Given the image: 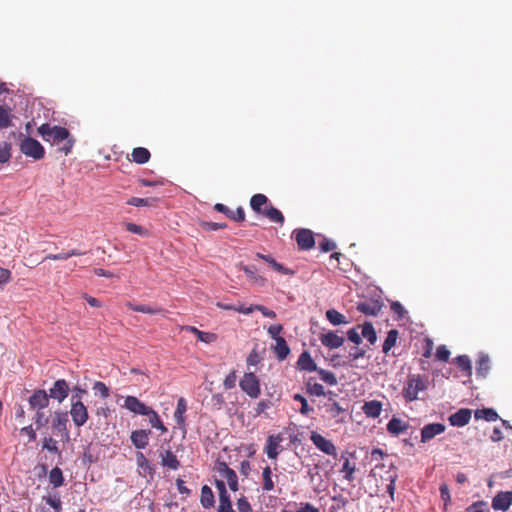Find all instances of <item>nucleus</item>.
Returning a JSON list of instances; mask_svg holds the SVG:
<instances>
[{
    "instance_id": "f257e3e1",
    "label": "nucleus",
    "mask_w": 512,
    "mask_h": 512,
    "mask_svg": "<svg viewBox=\"0 0 512 512\" xmlns=\"http://www.w3.org/2000/svg\"><path fill=\"white\" fill-rule=\"evenodd\" d=\"M250 207L255 213L268 218L271 222L280 225L284 223L282 212L275 208L264 194L258 193L253 195L250 199Z\"/></svg>"
},
{
    "instance_id": "f03ea898",
    "label": "nucleus",
    "mask_w": 512,
    "mask_h": 512,
    "mask_svg": "<svg viewBox=\"0 0 512 512\" xmlns=\"http://www.w3.org/2000/svg\"><path fill=\"white\" fill-rule=\"evenodd\" d=\"M427 389V381L419 374H410L407 378L405 387L403 388V397L408 402L415 401L418 393Z\"/></svg>"
},
{
    "instance_id": "7ed1b4c3",
    "label": "nucleus",
    "mask_w": 512,
    "mask_h": 512,
    "mask_svg": "<svg viewBox=\"0 0 512 512\" xmlns=\"http://www.w3.org/2000/svg\"><path fill=\"white\" fill-rule=\"evenodd\" d=\"M38 134L43 138L44 141L59 143L66 140L70 136V132L65 127L52 126L49 123H44L37 129Z\"/></svg>"
},
{
    "instance_id": "20e7f679",
    "label": "nucleus",
    "mask_w": 512,
    "mask_h": 512,
    "mask_svg": "<svg viewBox=\"0 0 512 512\" xmlns=\"http://www.w3.org/2000/svg\"><path fill=\"white\" fill-rule=\"evenodd\" d=\"M77 396H71L70 415L76 427H82L89 419L88 409Z\"/></svg>"
},
{
    "instance_id": "39448f33",
    "label": "nucleus",
    "mask_w": 512,
    "mask_h": 512,
    "mask_svg": "<svg viewBox=\"0 0 512 512\" xmlns=\"http://www.w3.org/2000/svg\"><path fill=\"white\" fill-rule=\"evenodd\" d=\"M20 151L27 157L40 160L45 155L44 147L32 137H25L20 143Z\"/></svg>"
},
{
    "instance_id": "423d86ee",
    "label": "nucleus",
    "mask_w": 512,
    "mask_h": 512,
    "mask_svg": "<svg viewBox=\"0 0 512 512\" xmlns=\"http://www.w3.org/2000/svg\"><path fill=\"white\" fill-rule=\"evenodd\" d=\"M299 250H310L315 246L314 234L311 230L300 228L295 229L292 233Z\"/></svg>"
},
{
    "instance_id": "0eeeda50",
    "label": "nucleus",
    "mask_w": 512,
    "mask_h": 512,
    "mask_svg": "<svg viewBox=\"0 0 512 512\" xmlns=\"http://www.w3.org/2000/svg\"><path fill=\"white\" fill-rule=\"evenodd\" d=\"M241 389L251 398H257L260 395V383L257 376L250 372L245 373L239 383Z\"/></svg>"
},
{
    "instance_id": "6e6552de",
    "label": "nucleus",
    "mask_w": 512,
    "mask_h": 512,
    "mask_svg": "<svg viewBox=\"0 0 512 512\" xmlns=\"http://www.w3.org/2000/svg\"><path fill=\"white\" fill-rule=\"evenodd\" d=\"M382 307L383 302L380 298H365L356 305V309L367 316H377Z\"/></svg>"
},
{
    "instance_id": "1a4fd4ad",
    "label": "nucleus",
    "mask_w": 512,
    "mask_h": 512,
    "mask_svg": "<svg viewBox=\"0 0 512 512\" xmlns=\"http://www.w3.org/2000/svg\"><path fill=\"white\" fill-rule=\"evenodd\" d=\"M215 470L222 479H225L232 491L238 490V477L236 472L231 469L226 462L218 461L215 465Z\"/></svg>"
},
{
    "instance_id": "9d476101",
    "label": "nucleus",
    "mask_w": 512,
    "mask_h": 512,
    "mask_svg": "<svg viewBox=\"0 0 512 512\" xmlns=\"http://www.w3.org/2000/svg\"><path fill=\"white\" fill-rule=\"evenodd\" d=\"M68 414L63 411H55L52 419V428L57 431L62 439L69 441L68 425Z\"/></svg>"
},
{
    "instance_id": "9b49d317",
    "label": "nucleus",
    "mask_w": 512,
    "mask_h": 512,
    "mask_svg": "<svg viewBox=\"0 0 512 512\" xmlns=\"http://www.w3.org/2000/svg\"><path fill=\"white\" fill-rule=\"evenodd\" d=\"M69 385L64 379H58L54 382L53 386L49 389V399H55L62 403L69 395Z\"/></svg>"
},
{
    "instance_id": "f8f14e48",
    "label": "nucleus",
    "mask_w": 512,
    "mask_h": 512,
    "mask_svg": "<svg viewBox=\"0 0 512 512\" xmlns=\"http://www.w3.org/2000/svg\"><path fill=\"white\" fill-rule=\"evenodd\" d=\"M351 456L352 454L343 452L340 458H338V461L341 463L339 472L343 474V478L349 482L354 480V473L356 471V464L350 461Z\"/></svg>"
},
{
    "instance_id": "ddd939ff",
    "label": "nucleus",
    "mask_w": 512,
    "mask_h": 512,
    "mask_svg": "<svg viewBox=\"0 0 512 512\" xmlns=\"http://www.w3.org/2000/svg\"><path fill=\"white\" fill-rule=\"evenodd\" d=\"M122 407L129 410L133 414L142 416H145L147 411L150 409L149 406H147L135 396H126Z\"/></svg>"
},
{
    "instance_id": "4468645a",
    "label": "nucleus",
    "mask_w": 512,
    "mask_h": 512,
    "mask_svg": "<svg viewBox=\"0 0 512 512\" xmlns=\"http://www.w3.org/2000/svg\"><path fill=\"white\" fill-rule=\"evenodd\" d=\"M29 405L33 410H42L49 405L48 393L43 389H38L29 397Z\"/></svg>"
},
{
    "instance_id": "2eb2a0df",
    "label": "nucleus",
    "mask_w": 512,
    "mask_h": 512,
    "mask_svg": "<svg viewBox=\"0 0 512 512\" xmlns=\"http://www.w3.org/2000/svg\"><path fill=\"white\" fill-rule=\"evenodd\" d=\"M446 427L442 423H431L425 425L421 429V442L426 443L433 439L435 436L442 434Z\"/></svg>"
},
{
    "instance_id": "dca6fc26",
    "label": "nucleus",
    "mask_w": 512,
    "mask_h": 512,
    "mask_svg": "<svg viewBox=\"0 0 512 512\" xmlns=\"http://www.w3.org/2000/svg\"><path fill=\"white\" fill-rule=\"evenodd\" d=\"M512 504V493L511 492H499L492 499V508L496 511H507Z\"/></svg>"
},
{
    "instance_id": "f3484780",
    "label": "nucleus",
    "mask_w": 512,
    "mask_h": 512,
    "mask_svg": "<svg viewBox=\"0 0 512 512\" xmlns=\"http://www.w3.org/2000/svg\"><path fill=\"white\" fill-rule=\"evenodd\" d=\"M214 209L217 212L225 214L229 219L236 222H243L245 220V211L242 207H238L236 210L229 209L222 203H216Z\"/></svg>"
},
{
    "instance_id": "a211bd4d",
    "label": "nucleus",
    "mask_w": 512,
    "mask_h": 512,
    "mask_svg": "<svg viewBox=\"0 0 512 512\" xmlns=\"http://www.w3.org/2000/svg\"><path fill=\"white\" fill-rule=\"evenodd\" d=\"M150 434H151L150 430H144V429L134 430L131 432L130 439H131L132 444L137 449H144L149 444Z\"/></svg>"
},
{
    "instance_id": "6ab92c4d",
    "label": "nucleus",
    "mask_w": 512,
    "mask_h": 512,
    "mask_svg": "<svg viewBox=\"0 0 512 512\" xmlns=\"http://www.w3.org/2000/svg\"><path fill=\"white\" fill-rule=\"evenodd\" d=\"M282 440L283 438L280 434L268 436L264 451L270 459L277 458Z\"/></svg>"
},
{
    "instance_id": "aec40b11",
    "label": "nucleus",
    "mask_w": 512,
    "mask_h": 512,
    "mask_svg": "<svg viewBox=\"0 0 512 512\" xmlns=\"http://www.w3.org/2000/svg\"><path fill=\"white\" fill-rule=\"evenodd\" d=\"M345 338L337 334L334 331H327L322 333V345L330 348L336 349L343 345Z\"/></svg>"
},
{
    "instance_id": "412c9836",
    "label": "nucleus",
    "mask_w": 512,
    "mask_h": 512,
    "mask_svg": "<svg viewBox=\"0 0 512 512\" xmlns=\"http://www.w3.org/2000/svg\"><path fill=\"white\" fill-rule=\"evenodd\" d=\"M471 419V410L462 408L449 416V422L452 426L463 427Z\"/></svg>"
},
{
    "instance_id": "4be33fe9",
    "label": "nucleus",
    "mask_w": 512,
    "mask_h": 512,
    "mask_svg": "<svg viewBox=\"0 0 512 512\" xmlns=\"http://www.w3.org/2000/svg\"><path fill=\"white\" fill-rule=\"evenodd\" d=\"M363 413L370 418H377L382 411V403L378 400H371L364 403L362 406Z\"/></svg>"
},
{
    "instance_id": "5701e85b",
    "label": "nucleus",
    "mask_w": 512,
    "mask_h": 512,
    "mask_svg": "<svg viewBox=\"0 0 512 512\" xmlns=\"http://www.w3.org/2000/svg\"><path fill=\"white\" fill-rule=\"evenodd\" d=\"M408 428L409 424L397 417H393L387 424V431L396 436L404 433Z\"/></svg>"
},
{
    "instance_id": "b1692460",
    "label": "nucleus",
    "mask_w": 512,
    "mask_h": 512,
    "mask_svg": "<svg viewBox=\"0 0 512 512\" xmlns=\"http://www.w3.org/2000/svg\"><path fill=\"white\" fill-rule=\"evenodd\" d=\"M273 350L280 361L284 360L290 353V348L283 337L276 338Z\"/></svg>"
},
{
    "instance_id": "393cba45",
    "label": "nucleus",
    "mask_w": 512,
    "mask_h": 512,
    "mask_svg": "<svg viewBox=\"0 0 512 512\" xmlns=\"http://www.w3.org/2000/svg\"><path fill=\"white\" fill-rule=\"evenodd\" d=\"M161 463L163 466L172 470H177L180 467V462L176 455L171 450H166L160 454Z\"/></svg>"
},
{
    "instance_id": "a878e982",
    "label": "nucleus",
    "mask_w": 512,
    "mask_h": 512,
    "mask_svg": "<svg viewBox=\"0 0 512 512\" xmlns=\"http://www.w3.org/2000/svg\"><path fill=\"white\" fill-rule=\"evenodd\" d=\"M297 365L300 370L305 371H315L317 369V366L310 356V354L306 351H304L298 359Z\"/></svg>"
},
{
    "instance_id": "bb28decb",
    "label": "nucleus",
    "mask_w": 512,
    "mask_h": 512,
    "mask_svg": "<svg viewBox=\"0 0 512 512\" xmlns=\"http://www.w3.org/2000/svg\"><path fill=\"white\" fill-rule=\"evenodd\" d=\"M256 258L264 260L267 262L272 269L281 273V274H289L290 270L285 268L282 264L276 262V260L271 255H265L262 253H256Z\"/></svg>"
},
{
    "instance_id": "cd10ccee",
    "label": "nucleus",
    "mask_w": 512,
    "mask_h": 512,
    "mask_svg": "<svg viewBox=\"0 0 512 512\" xmlns=\"http://www.w3.org/2000/svg\"><path fill=\"white\" fill-rule=\"evenodd\" d=\"M131 157L135 163L145 164L150 160L151 154L148 149L137 147L132 150Z\"/></svg>"
},
{
    "instance_id": "c85d7f7f",
    "label": "nucleus",
    "mask_w": 512,
    "mask_h": 512,
    "mask_svg": "<svg viewBox=\"0 0 512 512\" xmlns=\"http://www.w3.org/2000/svg\"><path fill=\"white\" fill-rule=\"evenodd\" d=\"M325 315H326L327 320L334 326L349 323V320L347 319V317L335 309L327 310Z\"/></svg>"
},
{
    "instance_id": "c756f323",
    "label": "nucleus",
    "mask_w": 512,
    "mask_h": 512,
    "mask_svg": "<svg viewBox=\"0 0 512 512\" xmlns=\"http://www.w3.org/2000/svg\"><path fill=\"white\" fill-rule=\"evenodd\" d=\"M200 502L201 505L206 509L212 508L214 506V494L208 485H204L201 489Z\"/></svg>"
},
{
    "instance_id": "7c9ffc66",
    "label": "nucleus",
    "mask_w": 512,
    "mask_h": 512,
    "mask_svg": "<svg viewBox=\"0 0 512 512\" xmlns=\"http://www.w3.org/2000/svg\"><path fill=\"white\" fill-rule=\"evenodd\" d=\"M474 416L476 419H483L488 422H493L499 419L498 413L493 408L477 409Z\"/></svg>"
},
{
    "instance_id": "2f4dec72",
    "label": "nucleus",
    "mask_w": 512,
    "mask_h": 512,
    "mask_svg": "<svg viewBox=\"0 0 512 512\" xmlns=\"http://www.w3.org/2000/svg\"><path fill=\"white\" fill-rule=\"evenodd\" d=\"M145 416L148 417L149 423L153 428L160 430L162 433L167 432V428L163 424L158 413L153 408L150 407Z\"/></svg>"
},
{
    "instance_id": "473e14b6",
    "label": "nucleus",
    "mask_w": 512,
    "mask_h": 512,
    "mask_svg": "<svg viewBox=\"0 0 512 512\" xmlns=\"http://www.w3.org/2000/svg\"><path fill=\"white\" fill-rule=\"evenodd\" d=\"M239 267L245 273V275L248 277L249 280L253 281L254 283L264 285V283L266 281L265 278L258 275L256 273V269L254 267L243 265V264H240Z\"/></svg>"
},
{
    "instance_id": "72a5a7b5",
    "label": "nucleus",
    "mask_w": 512,
    "mask_h": 512,
    "mask_svg": "<svg viewBox=\"0 0 512 512\" xmlns=\"http://www.w3.org/2000/svg\"><path fill=\"white\" fill-rule=\"evenodd\" d=\"M187 410L186 400L183 397H180L177 402V407L174 412V418L178 425H183L185 423L184 414Z\"/></svg>"
},
{
    "instance_id": "f704fd0d",
    "label": "nucleus",
    "mask_w": 512,
    "mask_h": 512,
    "mask_svg": "<svg viewBox=\"0 0 512 512\" xmlns=\"http://www.w3.org/2000/svg\"><path fill=\"white\" fill-rule=\"evenodd\" d=\"M126 306L136 312L145 313V314H159L162 313L164 310L161 308L152 307L149 305H135L131 302H127Z\"/></svg>"
},
{
    "instance_id": "c9c22d12",
    "label": "nucleus",
    "mask_w": 512,
    "mask_h": 512,
    "mask_svg": "<svg viewBox=\"0 0 512 512\" xmlns=\"http://www.w3.org/2000/svg\"><path fill=\"white\" fill-rule=\"evenodd\" d=\"M361 335L368 340L370 344H374L377 340L376 331L370 322H365L360 326Z\"/></svg>"
},
{
    "instance_id": "e433bc0d",
    "label": "nucleus",
    "mask_w": 512,
    "mask_h": 512,
    "mask_svg": "<svg viewBox=\"0 0 512 512\" xmlns=\"http://www.w3.org/2000/svg\"><path fill=\"white\" fill-rule=\"evenodd\" d=\"M398 335L399 333L396 329H392L387 333L386 339L382 346V351L385 354H387L392 349V347L395 346L396 341L398 339Z\"/></svg>"
},
{
    "instance_id": "4c0bfd02",
    "label": "nucleus",
    "mask_w": 512,
    "mask_h": 512,
    "mask_svg": "<svg viewBox=\"0 0 512 512\" xmlns=\"http://www.w3.org/2000/svg\"><path fill=\"white\" fill-rule=\"evenodd\" d=\"M49 482L54 488H58L63 485L64 477L62 470L59 467H54L49 473Z\"/></svg>"
},
{
    "instance_id": "58836bf2",
    "label": "nucleus",
    "mask_w": 512,
    "mask_h": 512,
    "mask_svg": "<svg viewBox=\"0 0 512 512\" xmlns=\"http://www.w3.org/2000/svg\"><path fill=\"white\" fill-rule=\"evenodd\" d=\"M263 490L271 491L274 489V482L272 480V470L269 466H266L262 471Z\"/></svg>"
},
{
    "instance_id": "ea45409f",
    "label": "nucleus",
    "mask_w": 512,
    "mask_h": 512,
    "mask_svg": "<svg viewBox=\"0 0 512 512\" xmlns=\"http://www.w3.org/2000/svg\"><path fill=\"white\" fill-rule=\"evenodd\" d=\"M12 115L10 108L0 105V129L8 128L12 125Z\"/></svg>"
},
{
    "instance_id": "a19ab883",
    "label": "nucleus",
    "mask_w": 512,
    "mask_h": 512,
    "mask_svg": "<svg viewBox=\"0 0 512 512\" xmlns=\"http://www.w3.org/2000/svg\"><path fill=\"white\" fill-rule=\"evenodd\" d=\"M455 362L458 366V368L462 371H464L468 376L472 373V365L471 361L466 355H460L457 356L455 359Z\"/></svg>"
},
{
    "instance_id": "79ce46f5",
    "label": "nucleus",
    "mask_w": 512,
    "mask_h": 512,
    "mask_svg": "<svg viewBox=\"0 0 512 512\" xmlns=\"http://www.w3.org/2000/svg\"><path fill=\"white\" fill-rule=\"evenodd\" d=\"M322 453L332 457L334 461H338L337 448L335 445L322 437Z\"/></svg>"
},
{
    "instance_id": "37998d69",
    "label": "nucleus",
    "mask_w": 512,
    "mask_h": 512,
    "mask_svg": "<svg viewBox=\"0 0 512 512\" xmlns=\"http://www.w3.org/2000/svg\"><path fill=\"white\" fill-rule=\"evenodd\" d=\"M11 148L12 145L8 142L0 143V163H8L11 158Z\"/></svg>"
},
{
    "instance_id": "c03bdc74",
    "label": "nucleus",
    "mask_w": 512,
    "mask_h": 512,
    "mask_svg": "<svg viewBox=\"0 0 512 512\" xmlns=\"http://www.w3.org/2000/svg\"><path fill=\"white\" fill-rule=\"evenodd\" d=\"M490 369L489 359L486 356L481 357L477 362L476 373L479 376L486 377Z\"/></svg>"
},
{
    "instance_id": "a18cd8bd",
    "label": "nucleus",
    "mask_w": 512,
    "mask_h": 512,
    "mask_svg": "<svg viewBox=\"0 0 512 512\" xmlns=\"http://www.w3.org/2000/svg\"><path fill=\"white\" fill-rule=\"evenodd\" d=\"M124 225H125L126 230L131 233L138 234V235L144 236V237L149 235V231L141 225H138V224H135L132 222H127Z\"/></svg>"
},
{
    "instance_id": "49530a36",
    "label": "nucleus",
    "mask_w": 512,
    "mask_h": 512,
    "mask_svg": "<svg viewBox=\"0 0 512 512\" xmlns=\"http://www.w3.org/2000/svg\"><path fill=\"white\" fill-rule=\"evenodd\" d=\"M154 201L155 199L153 198L131 197L128 199L127 204L135 207L152 206Z\"/></svg>"
},
{
    "instance_id": "de8ad7c7",
    "label": "nucleus",
    "mask_w": 512,
    "mask_h": 512,
    "mask_svg": "<svg viewBox=\"0 0 512 512\" xmlns=\"http://www.w3.org/2000/svg\"><path fill=\"white\" fill-rule=\"evenodd\" d=\"M217 306L224 310H233V311H237V312H240L243 314H250L253 312V307H248V308H245L244 306L236 307L233 305H227V304H223V303H217Z\"/></svg>"
},
{
    "instance_id": "09e8293b",
    "label": "nucleus",
    "mask_w": 512,
    "mask_h": 512,
    "mask_svg": "<svg viewBox=\"0 0 512 512\" xmlns=\"http://www.w3.org/2000/svg\"><path fill=\"white\" fill-rule=\"evenodd\" d=\"M93 390L96 392V393H99L100 396L103 398V399H106L109 397L110 395V392H109V388L106 386V384L104 382H101V381H96L93 385Z\"/></svg>"
},
{
    "instance_id": "8fccbe9b",
    "label": "nucleus",
    "mask_w": 512,
    "mask_h": 512,
    "mask_svg": "<svg viewBox=\"0 0 512 512\" xmlns=\"http://www.w3.org/2000/svg\"><path fill=\"white\" fill-rule=\"evenodd\" d=\"M200 226L202 229L206 231H216L219 229H224L227 227L225 223H216V222H209V221H202L200 223Z\"/></svg>"
},
{
    "instance_id": "3c124183",
    "label": "nucleus",
    "mask_w": 512,
    "mask_h": 512,
    "mask_svg": "<svg viewBox=\"0 0 512 512\" xmlns=\"http://www.w3.org/2000/svg\"><path fill=\"white\" fill-rule=\"evenodd\" d=\"M325 408L326 412H328L332 417H337L339 414L344 413V409L336 402L325 404Z\"/></svg>"
},
{
    "instance_id": "603ef678",
    "label": "nucleus",
    "mask_w": 512,
    "mask_h": 512,
    "mask_svg": "<svg viewBox=\"0 0 512 512\" xmlns=\"http://www.w3.org/2000/svg\"><path fill=\"white\" fill-rule=\"evenodd\" d=\"M232 510H233V508H232V504L230 501V496L220 497L218 512H230Z\"/></svg>"
},
{
    "instance_id": "864d4df0",
    "label": "nucleus",
    "mask_w": 512,
    "mask_h": 512,
    "mask_svg": "<svg viewBox=\"0 0 512 512\" xmlns=\"http://www.w3.org/2000/svg\"><path fill=\"white\" fill-rule=\"evenodd\" d=\"M261 360H262V357H261L260 353L257 351L256 348H254L249 353L246 362H247L248 366H256L257 364L260 363Z\"/></svg>"
},
{
    "instance_id": "5fc2aeb1",
    "label": "nucleus",
    "mask_w": 512,
    "mask_h": 512,
    "mask_svg": "<svg viewBox=\"0 0 512 512\" xmlns=\"http://www.w3.org/2000/svg\"><path fill=\"white\" fill-rule=\"evenodd\" d=\"M435 357L438 361L446 362L450 357V351L445 345H440L436 350Z\"/></svg>"
},
{
    "instance_id": "6e6d98bb",
    "label": "nucleus",
    "mask_w": 512,
    "mask_h": 512,
    "mask_svg": "<svg viewBox=\"0 0 512 512\" xmlns=\"http://www.w3.org/2000/svg\"><path fill=\"white\" fill-rule=\"evenodd\" d=\"M466 512H487V503L485 501H476L467 507Z\"/></svg>"
},
{
    "instance_id": "4d7b16f0",
    "label": "nucleus",
    "mask_w": 512,
    "mask_h": 512,
    "mask_svg": "<svg viewBox=\"0 0 512 512\" xmlns=\"http://www.w3.org/2000/svg\"><path fill=\"white\" fill-rule=\"evenodd\" d=\"M44 499H45L46 504L51 506L55 512H61L62 503H61V500L59 497L48 496V497H45Z\"/></svg>"
},
{
    "instance_id": "13d9d810",
    "label": "nucleus",
    "mask_w": 512,
    "mask_h": 512,
    "mask_svg": "<svg viewBox=\"0 0 512 512\" xmlns=\"http://www.w3.org/2000/svg\"><path fill=\"white\" fill-rule=\"evenodd\" d=\"M307 393L310 396H320V384L314 381L312 378L307 382Z\"/></svg>"
},
{
    "instance_id": "bf43d9fd",
    "label": "nucleus",
    "mask_w": 512,
    "mask_h": 512,
    "mask_svg": "<svg viewBox=\"0 0 512 512\" xmlns=\"http://www.w3.org/2000/svg\"><path fill=\"white\" fill-rule=\"evenodd\" d=\"M42 447L51 453H59L57 442L52 437L45 438Z\"/></svg>"
},
{
    "instance_id": "052dcab7",
    "label": "nucleus",
    "mask_w": 512,
    "mask_h": 512,
    "mask_svg": "<svg viewBox=\"0 0 512 512\" xmlns=\"http://www.w3.org/2000/svg\"><path fill=\"white\" fill-rule=\"evenodd\" d=\"M360 328V326L358 327H354L350 330H348L347 332V337L348 339L353 342L354 344L356 345H359L361 342H362V338H361V335L360 333L358 332V329Z\"/></svg>"
},
{
    "instance_id": "680f3d73",
    "label": "nucleus",
    "mask_w": 512,
    "mask_h": 512,
    "mask_svg": "<svg viewBox=\"0 0 512 512\" xmlns=\"http://www.w3.org/2000/svg\"><path fill=\"white\" fill-rule=\"evenodd\" d=\"M34 422L37 429H40L41 427L45 426L48 423V418L45 416L44 412L42 410H37Z\"/></svg>"
},
{
    "instance_id": "e2e57ef3",
    "label": "nucleus",
    "mask_w": 512,
    "mask_h": 512,
    "mask_svg": "<svg viewBox=\"0 0 512 512\" xmlns=\"http://www.w3.org/2000/svg\"><path fill=\"white\" fill-rule=\"evenodd\" d=\"M225 403L224 396L220 393L214 394L211 397V406L215 410H220Z\"/></svg>"
},
{
    "instance_id": "0e129e2a",
    "label": "nucleus",
    "mask_w": 512,
    "mask_h": 512,
    "mask_svg": "<svg viewBox=\"0 0 512 512\" xmlns=\"http://www.w3.org/2000/svg\"><path fill=\"white\" fill-rule=\"evenodd\" d=\"M237 508L239 512H252L251 505L246 497H241L238 499Z\"/></svg>"
},
{
    "instance_id": "69168bd1",
    "label": "nucleus",
    "mask_w": 512,
    "mask_h": 512,
    "mask_svg": "<svg viewBox=\"0 0 512 512\" xmlns=\"http://www.w3.org/2000/svg\"><path fill=\"white\" fill-rule=\"evenodd\" d=\"M223 385L225 389H232L236 385V373L231 371L224 379Z\"/></svg>"
},
{
    "instance_id": "338daca9",
    "label": "nucleus",
    "mask_w": 512,
    "mask_h": 512,
    "mask_svg": "<svg viewBox=\"0 0 512 512\" xmlns=\"http://www.w3.org/2000/svg\"><path fill=\"white\" fill-rule=\"evenodd\" d=\"M337 465V461H334L332 457H329L325 463L322 461V470L325 471L326 475L332 473Z\"/></svg>"
},
{
    "instance_id": "774afa93",
    "label": "nucleus",
    "mask_w": 512,
    "mask_h": 512,
    "mask_svg": "<svg viewBox=\"0 0 512 512\" xmlns=\"http://www.w3.org/2000/svg\"><path fill=\"white\" fill-rule=\"evenodd\" d=\"M391 310L393 311L394 314L398 316L399 319L403 318L406 313L405 308L398 301L391 303Z\"/></svg>"
}]
</instances>
